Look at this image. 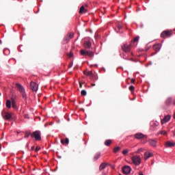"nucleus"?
<instances>
[{
    "instance_id": "1",
    "label": "nucleus",
    "mask_w": 175,
    "mask_h": 175,
    "mask_svg": "<svg viewBox=\"0 0 175 175\" xmlns=\"http://www.w3.org/2000/svg\"><path fill=\"white\" fill-rule=\"evenodd\" d=\"M15 85L21 95H22L23 98L25 99V100H27V93H25V89H24V87L20 83H16Z\"/></svg>"
},
{
    "instance_id": "2",
    "label": "nucleus",
    "mask_w": 175,
    "mask_h": 175,
    "mask_svg": "<svg viewBox=\"0 0 175 175\" xmlns=\"http://www.w3.org/2000/svg\"><path fill=\"white\" fill-rule=\"evenodd\" d=\"M80 54L81 55L90 57V58H92V57H94V52L92 51H87L82 49L80 51Z\"/></svg>"
},
{
    "instance_id": "3",
    "label": "nucleus",
    "mask_w": 175,
    "mask_h": 175,
    "mask_svg": "<svg viewBox=\"0 0 175 175\" xmlns=\"http://www.w3.org/2000/svg\"><path fill=\"white\" fill-rule=\"evenodd\" d=\"M172 35H173V31H172V30H165L161 33V36L163 39H166V38H170V36H172Z\"/></svg>"
},
{
    "instance_id": "4",
    "label": "nucleus",
    "mask_w": 175,
    "mask_h": 175,
    "mask_svg": "<svg viewBox=\"0 0 175 175\" xmlns=\"http://www.w3.org/2000/svg\"><path fill=\"white\" fill-rule=\"evenodd\" d=\"M131 161L133 163L137 166H139V165L142 163V159L140 158V156H133L131 157Z\"/></svg>"
},
{
    "instance_id": "5",
    "label": "nucleus",
    "mask_w": 175,
    "mask_h": 175,
    "mask_svg": "<svg viewBox=\"0 0 175 175\" xmlns=\"http://www.w3.org/2000/svg\"><path fill=\"white\" fill-rule=\"evenodd\" d=\"M1 116L3 118V120H6L9 121V120H10L12 118V117H13V113H10L6 112V111H3L1 113Z\"/></svg>"
},
{
    "instance_id": "6",
    "label": "nucleus",
    "mask_w": 175,
    "mask_h": 175,
    "mask_svg": "<svg viewBox=\"0 0 175 175\" xmlns=\"http://www.w3.org/2000/svg\"><path fill=\"white\" fill-rule=\"evenodd\" d=\"M31 137H34L35 140H41L42 137H40V131H34L31 135Z\"/></svg>"
},
{
    "instance_id": "7",
    "label": "nucleus",
    "mask_w": 175,
    "mask_h": 175,
    "mask_svg": "<svg viewBox=\"0 0 175 175\" xmlns=\"http://www.w3.org/2000/svg\"><path fill=\"white\" fill-rule=\"evenodd\" d=\"M131 49H132V44L129 45L124 44L122 46V49L124 51V53H131Z\"/></svg>"
},
{
    "instance_id": "8",
    "label": "nucleus",
    "mask_w": 175,
    "mask_h": 175,
    "mask_svg": "<svg viewBox=\"0 0 175 175\" xmlns=\"http://www.w3.org/2000/svg\"><path fill=\"white\" fill-rule=\"evenodd\" d=\"M75 34L73 33H68L64 38V43H68L70 39H72Z\"/></svg>"
},
{
    "instance_id": "9",
    "label": "nucleus",
    "mask_w": 175,
    "mask_h": 175,
    "mask_svg": "<svg viewBox=\"0 0 175 175\" xmlns=\"http://www.w3.org/2000/svg\"><path fill=\"white\" fill-rule=\"evenodd\" d=\"M134 137L137 139V140H142V139H147V137L141 133L135 134Z\"/></svg>"
},
{
    "instance_id": "10",
    "label": "nucleus",
    "mask_w": 175,
    "mask_h": 175,
    "mask_svg": "<svg viewBox=\"0 0 175 175\" xmlns=\"http://www.w3.org/2000/svg\"><path fill=\"white\" fill-rule=\"evenodd\" d=\"M30 88L31 90H32V91H34L35 92H36V91H38V85L35 82H31Z\"/></svg>"
},
{
    "instance_id": "11",
    "label": "nucleus",
    "mask_w": 175,
    "mask_h": 175,
    "mask_svg": "<svg viewBox=\"0 0 175 175\" xmlns=\"http://www.w3.org/2000/svg\"><path fill=\"white\" fill-rule=\"evenodd\" d=\"M170 118H172V116L170 115H167L164 117L163 120H161V124H166V122H169L170 121Z\"/></svg>"
},
{
    "instance_id": "12",
    "label": "nucleus",
    "mask_w": 175,
    "mask_h": 175,
    "mask_svg": "<svg viewBox=\"0 0 175 175\" xmlns=\"http://www.w3.org/2000/svg\"><path fill=\"white\" fill-rule=\"evenodd\" d=\"M122 172L124 174H129V173H131V167L125 165L122 168Z\"/></svg>"
},
{
    "instance_id": "13",
    "label": "nucleus",
    "mask_w": 175,
    "mask_h": 175,
    "mask_svg": "<svg viewBox=\"0 0 175 175\" xmlns=\"http://www.w3.org/2000/svg\"><path fill=\"white\" fill-rule=\"evenodd\" d=\"M161 44H155L153 45V50L156 51V53H158L159 50H161Z\"/></svg>"
},
{
    "instance_id": "14",
    "label": "nucleus",
    "mask_w": 175,
    "mask_h": 175,
    "mask_svg": "<svg viewBox=\"0 0 175 175\" xmlns=\"http://www.w3.org/2000/svg\"><path fill=\"white\" fill-rule=\"evenodd\" d=\"M153 155H154V154H152V152H146L144 154V159L146 161H147V159H148V158H151V157H152Z\"/></svg>"
},
{
    "instance_id": "15",
    "label": "nucleus",
    "mask_w": 175,
    "mask_h": 175,
    "mask_svg": "<svg viewBox=\"0 0 175 175\" xmlns=\"http://www.w3.org/2000/svg\"><path fill=\"white\" fill-rule=\"evenodd\" d=\"M165 147L169 148V147H174L175 146V143L174 142H172L170 141H167V142H165Z\"/></svg>"
},
{
    "instance_id": "16",
    "label": "nucleus",
    "mask_w": 175,
    "mask_h": 175,
    "mask_svg": "<svg viewBox=\"0 0 175 175\" xmlns=\"http://www.w3.org/2000/svg\"><path fill=\"white\" fill-rule=\"evenodd\" d=\"M92 46V43L90 41H85L83 44V46L85 49H90Z\"/></svg>"
},
{
    "instance_id": "17",
    "label": "nucleus",
    "mask_w": 175,
    "mask_h": 175,
    "mask_svg": "<svg viewBox=\"0 0 175 175\" xmlns=\"http://www.w3.org/2000/svg\"><path fill=\"white\" fill-rule=\"evenodd\" d=\"M172 101L173 99L172 98V97H169L168 98H167V100H165L166 106H170V105H172Z\"/></svg>"
},
{
    "instance_id": "18",
    "label": "nucleus",
    "mask_w": 175,
    "mask_h": 175,
    "mask_svg": "<svg viewBox=\"0 0 175 175\" xmlns=\"http://www.w3.org/2000/svg\"><path fill=\"white\" fill-rule=\"evenodd\" d=\"M5 106L8 109H10L12 107V100H7L5 103Z\"/></svg>"
},
{
    "instance_id": "19",
    "label": "nucleus",
    "mask_w": 175,
    "mask_h": 175,
    "mask_svg": "<svg viewBox=\"0 0 175 175\" xmlns=\"http://www.w3.org/2000/svg\"><path fill=\"white\" fill-rule=\"evenodd\" d=\"M149 144L150 146H152L153 147H157V141H155L154 139H150L149 141Z\"/></svg>"
},
{
    "instance_id": "20",
    "label": "nucleus",
    "mask_w": 175,
    "mask_h": 175,
    "mask_svg": "<svg viewBox=\"0 0 175 175\" xmlns=\"http://www.w3.org/2000/svg\"><path fill=\"white\" fill-rule=\"evenodd\" d=\"M87 11L85 10V8L84 7V5H82L79 10V13L80 14H83V13H85Z\"/></svg>"
},
{
    "instance_id": "21",
    "label": "nucleus",
    "mask_w": 175,
    "mask_h": 175,
    "mask_svg": "<svg viewBox=\"0 0 175 175\" xmlns=\"http://www.w3.org/2000/svg\"><path fill=\"white\" fill-rule=\"evenodd\" d=\"M100 157V152L96 153L95 155L94 156V161H98V159H99Z\"/></svg>"
},
{
    "instance_id": "22",
    "label": "nucleus",
    "mask_w": 175,
    "mask_h": 175,
    "mask_svg": "<svg viewBox=\"0 0 175 175\" xmlns=\"http://www.w3.org/2000/svg\"><path fill=\"white\" fill-rule=\"evenodd\" d=\"M61 143L62 144H69V139L66 138L65 139H62Z\"/></svg>"
},
{
    "instance_id": "23",
    "label": "nucleus",
    "mask_w": 175,
    "mask_h": 175,
    "mask_svg": "<svg viewBox=\"0 0 175 175\" xmlns=\"http://www.w3.org/2000/svg\"><path fill=\"white\" fill-rule=\"evenodd\" d=\"M107 165V164L103 163L99 167L100 170H103V169H105Z\"/></svg>"
},
{
    "instance_id": "24",
    "label": "nucleus",
    "mask_w": 175,
    "mask_h": 175,
    "mask_svg": "<svg viewBox=\"0 0 175 175\" xmlns=\"http://www.w3.org/2000/svg\"><path fill=\"white\" fill-rule=\"evenodd\" d=\"M17 98V95L13 94L10 98L11 101H16V98Z\"/></svg>"
},
{
    "instance_id": "25",
    "label": "nucleus",
    "mask_w": 175,
    "mask_h": 175,
    "mask_svg": "<svg viewBox=\"0 0 175 175\" xmlns=\"http://www.w3.org/2000/svg\"><path fill=\"white\" fill-rule=\"evenodd\" d=\"M120 150H121V148L120 146L116 147L113 149V152L116 154V153L118 152V151H120Z\"/></svg>"
},
{
    "instance_id": "26",
    "label": "nucleus",
    "mask_w": 175,
    "mask_h": 175,
    "mask_svg": "<svg viewBox=\"0 0 175 175\" xmlns=\"http://www.w3.org/2000/svg\"><path fill=\"white\" fill-rule=\"evenodd\" d=\"M13 109H17V105H16V101H12L11 103Z\"/></svg>"
},
{
    "instance_id": "27",
    "label": "nucleus",
    "mask_w": 175,
    "mask_h": 175,
    "mask_svg": "<svg viewBox=\"0 0 175 175\" xmlns=\"http://www.w3.org/2000/svg\"><path fill=\"white\" fill-rule=\"evenodd\" d=\"M31 135L32 134H31V133H29V131H26L25 135V139H27V137H29V136H31Z\"/></svg>"
},
{
    "instance_id": "28",
    "label": "nucleus",
    "mask_w": 175,
    "mask_h": 175,
    "mask_svg": "<svg viewBox=\"0 0 175 175\" xmlns=\"http://www.w3.org/2000/svg\"><path fill=\"white\" fill-rule=\"evenodd\" d=\"M81 95L82 96H85V95H87V92L85 91V90H81Z\"/></svg>"
},
{
    "instance_id": "29",
    "label": "nucleus",
    "mask_w": 175,
    "mask_h": 175,
    "mask_svg": "<svg viewBox=\"0 0 175 175\" xmlns=\"http://www.w3.org/2000/svg\"><path fill=\"white\" fill-rule=\"evenodd\" d=\"M129 152V150L128 149L124 150L122 151L123 155H126V154H128Z\"/></svg>"
},
{
    "instance_id": "30",
    "label": "nucleus",
    "mask_w": 175,
    "mask_h": 175,
    "mask_svg": "<svg viewBox=\"0 0 175 175\" xmlns=\"http://www.w3.org/2000/svg\"><path fill=\"white\" fill-rule=\"evenodd\" d=\"M105 144L108 146H110V139L106 140Z\"/></svg>"
},
{
    "instance_id": "31",
    "label": "nucleus",
    "mask_w": 175,
    "mask_h": 175,
    "mask_svg": "<svg viewBox=\"0 0 175 175\" xmlns=\"http://www.w3.org/2000/svg\"><path fill=\"white\" fill-rule=\"evenodd\" d=\"M140 39V36H137L134 38V42H139V40Z\"/></svg>"
},
{
    "instance_id": "32",
    "label": "nucleus",
    "mask_w": 175,
    "mask_h": 175,
    "mask_svg": "<svg viewBox=\"0 0 175 175\" xmlns=\"http://www.w3.org/2000/svg\"><path fill=\"white\" fill-rule=\"evenodd\" d=\"M93 73L92 72V71H89L86 73V76H93Z\"/></svg>"
},
{
    "instance_id": "33",
    "label": "nucleus",
    "mask_w": 175,
    "mask_h": 175,
    "mask_svg": "<svg viewBox=\"0 0 175 175\" xmlns=\"http://www.w3.org/2000/svg\"><path fill=\"white\" fill-rule=\"evenodd\" d=\"M129 90H130L131 92L135 91V86L131 85V86L129 87Z\"/></svg>"
},
{
    "instance_id": "34",
    "label": "nucleus",
    "mask_w": 175,
    "mask_h": 175,
    "mask_svg": "<svg viewBox=\"0 0 175 175\" xmlns=\"http://www.w3.org/2000/svg\"><path fill=\"white\" fill-rule=\"evenodd\" d=\"M161 135H167V133L166 132V131H161Z\"/></svg>"
},
{
    "instance_id": "35",
    "label": "nucleus",
    "mask_w": 175,
    "mask_h": 175,
    "mask_svg": "<svg viewBox=\"0 0 175 175\" xmlns=\"http://www.w3.org/2000/svg\"><path fill=\"white\" fill-rule=\"evenodd\" d=\"M68 58H72L73 57V53H70L68 55Z\"/></svg>"
},
{
    "instance_id": "36",
    "label": "nucleus",
    "mask_w": 175,
    "mask_h": 175,
    "mask_svg": "<svg viewBox=\"0 0 175 175\" xmlns=\"http://www.w3.org/2000/svg\"><path fill=\"white\" fill-rule=\"evenodd\" d=\"M40 150V147L37 146V147L36 148V149H35V151H36V152H38V151H39Z\"/></svg>"
},
{
    "instance_id": "37",
    "label": "nucleus",
    "mask_w": 175,
    "mask_h": 175,
    "mask_svg": "<svg viewBox=\"0 0 175 175\" xmlns=\"http://www.w3.org/2000/svg\"><path fill=\"white\" fill-rule=\"evenodd\" d=\"M72 66H73V62L70 63L69 65H68V68H70Z\"/></svg>"
},
{
    "instance_id": "38",
    "label": "nucleus",
    "mask_w": 175,
    "mask_h": 175,
    "mask_svg": "<svg viewBox=\"0 0 175 175\" xmlns=\"http://www.w3.org/2000/svg\"><path fill=\"white\" fill-rule=\"evenodd\" d=\"M143 150H144L143 148H139V149H138V150L137 151V153L142 152H143Z\"/></svg>"
},
{
    "instance_id": "39",
    "label": "nucleus",
    "mask_w": 175,
    "mask_h": 175,
    "mask_svg": "<svg viewBox=\"0 0 175 175\" xmlns=\"http://www.w3.org/2000/svg\"><path fill=\"white\" fill-rule=\"evenodd\" d=\"M118 29H119V31H120V29H122V25H119L118 26Z\"/></svg>"
},
{
    "instance_id": "40",
    "label": "nucleus",
    "mask_w": 175,
    "mask_h": 175,
    "mask_svg": "<svg viewBox=\"0 0 175 175\" xmlns=\"http://www.w3.org/2000/svg\"><path fill=\"white\" fill-rule=\"evenodd\" d=\"M135 79H131V83L132 84H133V83H135Z\"/></svg>"
},
{
    "instance_id": "41",
    "label": "nucleus",
    "mask_w": 175,
    "mask_h": 175,
    "mask_svg": "<svg viewBox=\"0 0 175 175\" xmlns=\"http://www.w3.org/2000/svg\"><path fill=\"white\" fill-rule=\"evenodd\" d=\"M138 174H139V175H144V174H143V172H138Z\"/></svg>"
},
{
    "instance_id": "42",
    "label": "nucleus",
    "mask_w": 175,
    "mask_h": 175,
    "mask_svg": "<svg viewBox=\"0 0 175 175\" xmlns=\"http://www.w3.org/2000/svg\"><path fill=\"white\" fill-rule=\"evenodd\" d=\"M33 150H35V146H31V150L33 151Z\"/></svg>"
},
{
    "instance_id": "43",
    "label": "nucleus",
    "mask_w": 175,
    "mask_h": 175,
    "mask_svg": "<svg viewBox=\"0 0 175 175\" xmlns=\"http://www.w3.org/2000/svg\"><path fill=\"white\" fill-rule=\"evenodd\" d=\"M111 169H116V167L114 165H111Z\"/></svg>"
},
{
    "instance_id": "44",
    "label": "nucleus",
    "mask_w": 175,
    "mask_h": 175,
    "mask_svg": "<svg viewBox=\"0 0 175 175\" xmlns=\"http://www.w3.org/2000/svg\"><path fill=\"white\" fill-rule=\"evenodd\" d=\"M149 49H150V48H146V51H148Z\"/></svg>"
},
{
    "instance_id": "45",
    "label": "nucleus",
    "mask_w": 175,
    "mask_h": 175,
    "mask_svg": "<svg viewBox=\"0 0 175 175\" xmlns=\"http://www.w3.org/2000/svg\"><path fill=\"white\" fill-rule=\"evenodd\" d=\"M80 88H83V85L81 84L79 85Z\"/></svg>"
},
{
    "instance_id": "46",
    "label": "nucleus",
    "mask_w": 175,
    "mask_h": 175,
    "mask_svg": "<svg viewBox=\"0 0 175 175\" xmlns=\"http://www.w3.org/2000/svg\"><path fill=\"white\" fill-rule=\"evenodd\" d=\"M92 87H95V84L92 83Z\"/></svg>"
},
{
    "instance_id": "47",
    "label": "nucleus",
    "mask_w": 175,
    "mask_h": 175,
    "mask_svg": "<svg viewBox=\"0 0 175 175\" xmlns=\"http://www.w3.org/2000/svg\"><path fill=\"white\" fill-rule=\"evenodd\" d=\"M131 55H133V52H131Z\"/></svg>"
},
{
    "instance_id": "48",
    "label": "nucleus",
    "mask_w": 175,
    "mask_h": 175,
    "mask_svg": "<svg viewBox=\"0 0 175 175\" xmlns=\"http://www.w3.org/2000/svg\"><path fill=\"white\" fill-rule=\"evenodd\" d=\"M174 105H175V100H174Z\"/></svg>"
}]
</instances>
